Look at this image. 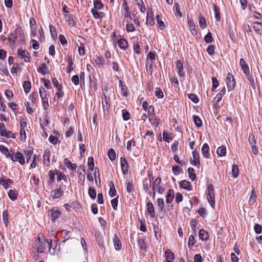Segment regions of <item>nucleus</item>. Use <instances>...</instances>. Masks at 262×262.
Listing matches in <instances>:
<instances>
[{"label": "nucleus", "mask_w": 262, "mask_h": 262, "mask_svg": "<svg viewBox=\"0 0 262 262\" xmlns=\"http://www.w3.org/2000/svg\"><path fill=\"white\" fill-rule=\"evenodd\" d=\"M52 240L49 242L43 235H38V240L36 242L35 245L37 247V250L38 253H43L45 249L49 247H51Z\"/></svg>", "instance_id": "1"}, {"label": "nucleus", "mask_w": 262, "mask_h": 262, "mask_svg": "<svg viewBox=\"0 0 262 262\" xmlns=\"http://www.w3.org/2000/svg\"><path fill=\"white\" fill-rule=\"evenodd\" d=\"M103 7V5L101 2V1H94V8L91 10V13L95 18L98 19L104 16L103 12H98V10L102 9Z\"/></svg>", "instance_id": "2"}, {"label": "nucleus", "mask_w": 262, "mask_h": 262, "mask_svg": "<svg viewBox=\"0 0 262 262\" xmlns=\"http://www.w3.org/2000/svg\"><path fill=\"white\" fill-rule=\"evenodd\" d=\"M151 186L153 190L154 198L155 196L156 191H158V193L160 194H162L165 190L164 188L161 185V179L159 177L156 178L153 182Z\"/></svg>", "instance_id": "3"}, {"label": "nucleus", "mask_w": 262, "mask_h": 262, "mask_svg": "<svg viewBox=\"0 0 262 262\" xmlns=\"http://www.w3.org/2000/svg\"><path fill=\"white\" fill-rule=\"evenodd\" d=\"M66 188V185L62 183L59 185L58 188L51 191L50 193V198L53 200L60 198L63 195Z\"/></svg>", "instance_id": "4"}, {"label": "nucleus", "mask_w": 262, "mask_h": 262, "mask_svg": "<svg viewBox=\"0 0 262 262\" xmlns=\"http://www.w3.org/2000/svg\"><path fill=\"white\" fill-rule=\"evenodd\" d=\"M207 198L212 207L215 205L214 190L212 184H209L207 187Z\"/></svg>", "instance_id": "5"}, {"label": "nucleus", "mask_w": 262, "mask_h": 262, "mask_svg": "<svg viewBox=\"0 0 262 262\" xmlns=\"http://www.w3.org/2000/svg\"><path fill=\"white\" fill-rule=\"evenodd\" d=\"M61 214V211L57 207H53L48 211V216L53 223H54Z\"/></svg>", "instance_id": "6"}, {"label": "nucleus", "mask_w": 262, "mask_h": 262, "mask_svg": "<svg viewBox=\"0 0 262 262\" xmlns=\"http://www.w3.org/2000/svg\"><path fill=\"white\" fill-rule=\"evenodd\" d=\"M226 82L228 88V91L233 90L235 85V82L233 75L230 73H228L226 78Z\"/></svg>", "instance_id": "7"}, {"label": "nucleus", "mask_w": 262, "mask_h": 262, "mask_svg": "<svg viewBox=\"0 0 262 262\" xmlns=\"http://www.w3.org/2000/svg\"><path fill=\"white\" fill-rule=\"evenodd\" d=\"M18 57L25 62H29L30 59V53L26 50L23 49H18L17 51Z\"/></svg>", "instance_id": "8"}, {"label": "nucleus", "mask_w": 262, "mask_h": 262, "mask_svg": "<svg viewBox=\"0 0 262 262\" xmlns=\"http://www.w3.org/2000/svg\"><path fill=\"white\" fill-rule=\"evenodd\" d=\"M15 35L17 42L19 44H23L25 42V35L21 28H18L15 30Z\"/></svg>", "instance_id": "9"}, {"label": "nucleus", "mask_w": 262, "mask_h": 262, "mask_svg": "<svg viewBox=\"0 0 262 262\" xmlns=\"http://www.w3.org/2000/svg\"><path fill=\"white\" fill-rule=\"evenodd\" d=\"M10 158L12 161H18L21 165H24L25 163V160L24 155L19 151L17 152L15 154L14 156L12 155Z\"/></svg>", "instance_id": "10"}, {"label": "nucleus", "mask_w": 262, "mask_h": 262, "mask_svg": "<svg viewBox=\"0 0 262 262\" xmlns=\"http://www.w3.org/2000/svg\"><path fill=\"white\" fill-rule=\"evenodd\" d=\"M155 24L154 14L151 9H148L146 15V24L150 26Z\"/></svg>", "instance_id": "11"}, {"label": "nucleus", "mask_w": 262, "mask_h": 262, "mask_svg": "<svg viewBox=\"0 0 262 262\" xmlns=\"http://www.w3.org/2000/svg\"><path fill=\"white\" fill-rule=\"evenodd\" d=\"M176 69L178 73L180 76L183 77L185 76V72L183 70V63L182 61L178 60L176 62Z\"/></svg>", "instance_id": "12"}, {"label": "nucleus", "mask_w": 262, "mask_h": 262, "mask_svg": "<svg viewBox=\"0 0 262 262\" xmlns=\"http://www.w3.org/2000/svg\"><path fill=\"white\" fill-rule=\"evenodd\" d=\"M122 173L126 174L128 170V164L125 158L121 157L120 159Z\"/></svg>", "instance_id": "13"}, {"label": "nucleus", "mask_w": 262, "mask_h": 262, "mask_svg": "<svg viewBox=\"0 0 262 262\" xmlns=\"http://www.w3.org/2000/svg\"><path fill=\"white\" fill-rule=\"evenodd\" d=\"M147 211L151 218H154L156 216L155 208L153 204L151 202L147 203Z\"/></svg>", "instance_id": "14"}, {"label": "nucleus", "mask_w": 262, "mask_h": 262, "mask_svg": "<svg viewBox=\"0 0 262 262\" xmlns=\"http://www.w3.org/2000/svg\"><path fill=\"white\" fill-rule=\"evenodd\" d=\"M187 21L189 30L191 32L193 35H196L197 34V31L195 29V25L192 19L191 18H188Z\"/></svg>", "instance_id": "15"}, {"label": "nucleus", "mask_w": 262, "mask_h": 262, "mask_svg": "<svg viewBox=\"0 0 262 262\" xmlns=\"http://www.w3.org/2000/svg\"><path fill=\"white\" fill-rule=\"evenodd\" d=\"M119 87L121 88V94L122 96L126 97L128 95V91L127 87L123 84V81L119 80Z\"/></svg>", "instance_id": "16"}, {"label": "nucleus", "mask_w": 262, "mask_h": 262, "mask_svg": "<svg viewBox=\"0 0 262 262\" xmlns=\"http://www.w3.org/2000/svg\"><path fill=\"white\" fill-rule=\"evenodd\" d=\"M157 205L159 208L158 211L161 212H165V207L164 204V201L163 199L159 198L157 200Z\"/></svg>", "instance_id": "17"}, {"label": "nucleus", "mask_w": 262, "mask_h": 262, "mask_svg": "<svg viewBox=\"0 0 262 262\" xmlns=\"http://www.w3.org/2000/svg\"><path fill=\"white\" fill-rule=\"evenodd\" d=\"M239 64L242 68L244 73L247 75L249 76V70L247 64L246 63L245 60L241 58L239 61Z\"/></svg>", "instance_id": "18"}, {"label": "nucleus", "mask_w": 262, "mask_h": 262, "mask_svg": "<svg viewBox=\"0 0 262 262\" xmlns=\"http://www.w3.org/2000/svg\"><path fill=\"white\" fill-rule=\"evenodd\" d=\"M192 155H193V160L192 161V164L197 166L198 167H199L200 163V160H199V154L196 152V150H194L192 151Z\"/></svg>", "instance_id": "19"}, {"label": "nucleus", "mask_w": 262, "mask_h": 262, "mask_svg": "<svg viewBox=\"0 0 262 262\" xmlns=\"http://www.w3.org/2000/svg\"><path fill=\"white\" fill-rule=\"evenodd\" d=\"M174 196V192L173 189H169L167 193L166 202L167 204L171 203Z\"/></svg>", "instance_id": "20"}, {"label": "nucleus", "mask_w": 262, "mask_h": 262, "mask_svg": "<svg viewBox=\"0 0 262 262\" xmlns=\"http://www.w3.org/2000/svg\"><path fill=\"white\" fill-rule=\"evenodd\" d=\"M50 151L49 149H46L43 154V164L46 166L50 165Z\"/></svg>", "instance_id": "21"}, {"label": "nucleus", "mask_w": 262, "mask_h": 262, "mask_svg": "<svg viewBox=\"0 0 262 262\" xmlns=\"http://www.w3.org/2000/svg\"><path fill=\"white\" fill-rule=\"evenodd\" d=\"M209 147L206 143L203 144L202 147V153L204 157L206 158H209L210 157V154L209 152Z\"/></svg>", "instance_id": "22"}, {"label": "nucleus", "mask_w": 262, "mask_h": 262, "mask_svg": "<svg viewBox=\"0 0 262 262\" xmlns=\"http://www.w3.org/2000/svg\"><path fill=\"white\" fill-rule=\"evenodd\" d=\"M63 163L67 166V168L69 169L74 170L77 168V166L76 164L72 163L68 158L64 159Z\"/></svg>", "instance_id": "23"}, {"label": "nucleus", "mask_w": 262, "mask_h": 262, "mask_svg": "<svg viewBox=\"0 0 262 262\" xmlns=\"http://www.w3.org/2000/svg\"><path fill=\"white\" fill-rule=\"evenodd\" d=\"M199 236L202 241H207L209 238V235L207 231L204 229H201L199 231Z\"/></svg>", "instance_id": "24"}, {"label": "nucleus", "mask_w": 262, "mask_h": 262, "mask_svg": "<svg viewBox=\"0 0 262 262\" xmlns=\"http://www.w3.org/2000/svg\"><path fill=\"white\" fill-rule=\"evenodd\" d=\"M165 254L167 262H172L173 261L174 258V255L170 250H166Z\"/></svg>", "instance_id": "25"}, {"label": "nucleus", "mask_w": 262, "mask_h": 262, "mask_svg": "<svg viewBox=\"0 0 262 262\" xmlns=\"http://www.w3.org/2000/svg\"><path fill=\"white\" fill-rule=\"evenodd\" d=\"M118 46L122 49L125 50L128 48V42L124 38H121L118 41Z\"/></svg>", "instance_id": "26"}, {"label": "nucleus", "mask_w": 262, "mask_h": 262, "mask_svg": "<svg viewBox=\"0 0 262 262\" xmlns=\"http://www.w3.org/2000/svg\"><path fill=\"white\" fill-rule=\"evenodd\" d=\"M253 28L258 34L262 33V24L258 22H254L253 24Z\"/></svg>", "instance_id": "27"}, {"label": "nucleus", "mask_w": 262, "mask_h": 262, "mask_svg": "<svg viewBox=\"0 0 262 262\" xmlns=\"http://www.w3.org/2000/svg\"><path fill=\"white\" fill-rule=\"evenodd\" d=\"M123 9L124 11H125L124 16L125 17H129L130 18H132L131 17V14L130 12L129 11V7H128L127 2L125 0H123V3L122 5Z\"/></svg>", "instance_id": "28"}, {"label": "nucleus", "mask_w": 262, "mask_h": 262, "mask_svg": "<svg viewBox=\"0 0 262 262\" xmlns=\"http://www.w3.org/2000/svg\"><path fill=\"white\" fill-rule=\"evenodd\" d=\"M180 187L184 189L187 190H191L192 189V186L190 183L186 180L182 181L180 183Z\"/></svg>", "instance_id": "29"}, {"label": "nucleus", "mask_w": 262, "mask_h": 262, "mask_svg": "<svg viewBox=\"0 0 262 262\" xmlns=\"http://www.w3.org/2000/svg\"><path fill=\"white\" fill-rule=\"evenodd\" d=\"M198 20H199V26L201 28L204 29L206 27L207 24H206V19L201 14L199 15Z\"/></svg>", "instance_id": "30"}, {"label": "nucleus", "mask_w": 262, "mask_h": 262, "mask_svg": "<svg viewBox=\"0 0 262 262\" xmlns=\"http://www.w3.org/2000/svg\"><path fill=\"white\" fill-rule=\"evenodd\" d=\"M103 96L104 98H102V105L103 109V111H105V110L107 111L108 110V108L110 107V105L108 104V100L107 99L106 96L105 94H103Z\"/></svg>", "instance_id": "31"}, {"label": "nucleus", "mask_w": 262, "mask_h": 262, "mask_svg": "<svg viewBox=\"0 0 262 262\" xmlns=\"http://www.w3.org/2000/svg\"><path fill=\"white\" fill-rule=\"evenodd\" d=\"M103 96L104 98H102V105L103 109V111H105V110L107 111L108 110V108L110 107V105L108 104V100L107 99L106 96L105 94H103Z\"/></svg>", "instance_id": "32"}, {"label": "nucleus", "mask_w": 262, "mask_h": 262, "mask_svg": "<svg viewBox=\"0 0 262 262\" xmlns=\"http://www.w3.org/2000/svg\"><path fill=\"white\" fill-rule=\"evenodd\" d=\"M94 59L95 63L99 67L104 64V60L102 56H96Z\"/></svg>", "instance_id": "33"}, {"label": "nucleus", "mask_w": 262, "mask_h": 262, "mask_svg": "<svg viewBox=\"0 0 262 262\" xmlns=\"http://www.w3.org/2000/svg\"><path fill=\"white\" fill-rule=\"evenodd\" d=\"M0 151L6 158H11L12 155L9 152L8 149L4 145H0Z\"/></svg>", "instance_id": "34"}, {"label": "nucleus", "mask_w": 262, "mask_h": 262, "mask_svg": "<svg viewBox=\"0 0 262 262\" xmlns=\"http://www.w3.org/2000/svg\"><path fill=\"white\" fill-rule=\"evenodd\" d=\"M113 242L115 249L116 250H120L121 248V244L116 234H115L113 237Z\"/></svg>", "instance_id": "35"}, {"label": "nucleus", "mask_w": 262, "mask_h": 262, "mask_svg": "<svg viewBox=\"0 0 262 262\" xmlns=\"http://www.w3.org/2000/svg\"><path fill=\"white\" fill-rule=\"evenodd\" d=\"M39 94L41 99V102H43V101H48V98L47 97L46 91L43 88L39 89Z\"/></svg>", "instance_id": "36"}, {"label": "nucleus", "mask_w": 262, "mask_h": 262, "mask_svg": "<svg viewBox=\"0 0 262 262\" xmlns=\"http://www.w3.org/2000/svg\"><path fill=\"white\" fill-rule=\"evenodd\" d=\"M37 71L43 75L48 73V69L45 63L42 64L37 69Z\"/></svg>", "instance_id": "37"}, {"label": "nucleus", "mask_w": 262, "mask_h": 262, "mask_svg": "<svg viewBox=\"0 0 262 262\" xmlns=\"http://www.w3.org/2000/svg\"><path fill=\"white\" fill-rule=\"evenodd\" d=\"M256 200V194L255 190L252 189L251 191L250 197L249 200L250 205L253 204Z\"/></svg>", "instance_id": "38"}, {"label": "nucleus", "mask_w": 262, "mask_h": 262, "mask_svg": "<svg viewBox=\"0 0 262 262\" xmlns=\"http://www.w3.org/2000/svg\"><path fill=\"white\" fill-rule=\"evenodd\" d=\"M217 154L221 157L225 156L226 154V148L225 146H222L219 147L216 150Z\"/></svg>", "instance_id": "39"}, {"label": "nucleus", "mask_w": 262, "mask_h": 262, "mask_svg": "<svg viewBox=\"0 0 262 262\" xmlns=\"http://www.w3.org/2000/svg\"><path fill=\"white\" fill-rule=\"evenodd\" d=\"M56 174L57 175V181H60L61 180H64V181H67V176L60 172L59 170H56Z\"/></svg>", "instance_id": "40"}, {"label": "nucleus", "mask_w": 262, "mask_h": 262, "mask_svg": "<svg viewBox=\"0 0 262 262\" xmlns=\"http://www.w3.org/2000/svg\"><path fill=\"white\" fill-rule=\"evenodd\" d=\"M109 185L110 187L109 194L111 196L113 197V196H115L116 194V191L115 188V186H114L113 182L110 181Z\"/></svg>", "instance_id": "41"}, {"label": "nucleus", "mask_w": 262, "mask_h": 262, "mask_svg": "<svg viewBox=\"0 0 262 262\" xmlns=\"http://www.w3.org/2000/svg\"><path fill=\"white\" fill-rule=\"evenodd\" d=\"M134 1L137 2V5L138 6V8L140 10L141 12L144 13L146 11V8L145 6L144 5V3L142 0H134Z\"/></svg>", "instance_id": "42"}, {"label": "nucleus", "mask_w": 262, "mask_h": 262, "mask_svg": "<svg viewBox=\"0 0 262 262\" xmlns=\"http://www.w3.org/2000/svg\"><path fill=\"white\" fill-rule=\"evenodd\" d=\"M8 196L12 201H15L17 199V193L15 190H10L8 192Z\"/></svg>", "instance_id": "43"}, {"label": "nucleus", "mask_w": 262, "mask_h": 262, "mask_svg": "<svg viewBox=\"0 0 262 262\" xmlns=\"http://www.w3.org/2000/svg\"><path fill=\"white\" fill-rule=\"evenodd\" d=\"M23 88L25 92L26 93H29L30 91L31 88V84L30 82L28 81H26L23 83Z\"/></svg>", "instance_id": "44"}, {"label": "nucleus", "mask_w": 262, "mask_h": 262, "mask_svg": "<svg viewBox=\"0 0 262 262\" xmlns=\"http://www.w3.org/2000/svg\"><path fill=\"white\" fill-rule=\"evenodd\" d=\"M13 183V182L11 179H4L2 185L4 186L5 189H7L9 188V185L10 184H12Z\"/></svg>", "instance_id": "45"}, {"label": "nucleus", "mask_w": 262, "mask_h": 262, "mask_svg": "<svg viewBox=\"0 0 262 262\" xmlns=\"http://www.w3.org/2000/svg\"><path fill=\"white\" fill-rule=\"evenodd\" d=\"M193 171L194 169L192 167H189L188 169V173L189 177L193 181L196 179V175L195 174L193 173Z\"/></svg>", "instance_id": "46"}, {"label": "nucleus", "mask_w": 262, "mask_h": 262, "mask_svg": "<svg viewBox=\"0 0 262 262\" xmlns=\"http://www.w3.org/2000/svg\"><path fill=\"white\" fill-rule=\"evenodd\" d=\"M213 10L214 12L215 18L217 21H219L220 20V9L216 6H213Z\"/></svg>", "instance_id": "47"}, {"label": "nucleus", "mask_w": 262, "mask_h": 262, "mask_svg": "<svg viewBox=\"0 0 262 262\" xmlns=\"http://www.w3.org/2000/svg\"><path fill=\"white\" fill-rule=\"evenodd\" d=\"M27 136L25 129H20L19 130V139L25 142L26 140Z\"/></svg>", "instance_id": "48"}, {"label": "nucleus", "mask_w": 262, "mask_h": 262, "mask_svg": "<svg viewBox=\"0 0 262 262\" xmlns=\"http://www.w3.org/2000/svg\"><path fill=\"white\" fill-rule=\"evenodd\" d=\"M212 86L211 88V91L212 92H214L215 91V89L219 85V83L216 78L215 77H213L212 78Z\"/></svg>", "instance_id": "49"}, {"label": "nucleus", "mask_w": 262, "mask_h": 262, "mask_svg": "<svg viewBox=\"0 0 262 262\" xmlns=\"http://www.w3.org/2000/svg\"><path fill=\"white\" fill-rule=\"evenodd\" d=\"M108 156L111 160L113 161L116 158V154L115 151L113 149H110L108 151Z\"/></svg>", "instance_id": "50"}, {"label": "nucleus", "mask_w": 262, "mask_h": 262, "mask_svg": "<svg viewBox=\"0 0 262 262\" xmlns=\"http://www.w3.org/2000/svg\"><path fill=\"white\" fill-rule=\"evenodd\" d=\"M163 140L167 142H169L172 140V137L170 134L166 131L163 132Z\"/></svg>", "instance_id": "51"}, {"label": "nucleus", "mask_w": 262, "mask_h": 262, "mask_svg": "<svg viewBox=\"0 0 262 262\" xmlns=\"http://www.w3.org/2000/svg\"><path fill=\"white\" fill-rule=\"evenodd\" d=\"M3 221L6 226H8V213L7 210H4L3 212Z\"/></svg>", "instance_id": "52"}, {"label": "nucleus", "mask_w": 262, "mask_h": 262, "mask_svg": "<svg viewBox=\"0 0 262 262\" xmlns=\"http://www.w3.org/2000/svg\"><path fill=\"white\" fill-rule=\"evenodd\" d=\"M133 50L136 54H140L141 53V50L139 42L134 43Z\"/></svg>", "instance_id": "53"}, {"label": "nucleus", "mask_w": 262, "mask_h": 262, "mask_svg": "<svg viewBox=\"0 0 262 262\" xmlns=\"http://www.w3.org/2000/svg\"><path fill=\"white\" fill-rule=\"evenodd\" d=\"M155 95L159 99H161L163 98V93L160 88H156V90L155 91Z\"/></svg>", "instance_id": "54"}, {"label": "nucleus", "mask_w": 262, "mask_h": 262, "mask_svg": "<svg viewBox=\"0 0 262 262\" xmlns=\"http://www.w3.org/2000/svg\"><path fill=\"white\" fill-rule=\"evenodd\" d=\"M238 166L236 165H233L232 168V173L233 177L236 178L238 175Z\"/></svg>", "instance_id": "55"}, {"label": "nucleus", "mask_w": 262, "mask_h": 262, "mask_svg": "<svg viewBox=\"0 0 262 262\" xmlns=\"http://www.w3.org/2000/svg\"><path fill=\"white\" fill-rule=\"evenodd\" d=\"M138 245L139 247L140 250H145L146 247L145 246V242L143 239H139L138 241Z\"/></svg>", "instance_id": "56"}, {"label": "nucleus", "mask_w": 262, "mask_h": 262, "mask_svg": "<svg viewBox=\"0 0 262 262\" xmlns=\"http://www.w3.org/2000/svg\"><path fill=\"white\" fill-rule=\"evenodd\" d=\"M89 194L90 196L93 199H94L96 198V190L94 188L90 187L89 189Z\"/></svg>", "instance_id": "57"}, {"label": "nucleus", "mask_w": 262, "mask_h": 262, "mask_svg": "<svg viewBox=\"0 0 262 262\" xmlns=\"http://www.w3.org/2000/svg\"><path fill=\"white\" fill-rule=\"evenodd\" d=\"M88 166L91 170L93 171L94 170V159L92 157H90L88 158Z\"/></svg>", "instance_id": "58"}, {"label": "nucleus", "mask_w": 262, "mask_h": 262, "mask_svg": "<svg viewBox=\"0 0 262 262\" xmlns=\"http://www.w3.org/2000/svg\"><path fill=\"white\" fill-rule=\"evenodd\" d=\"M194 122L195 123V124L199 127L202 126V121L200 119V118L196 116H193Z\"/></svg>", "instance_id": "59"}, {"label": "nucleus", "mask_w": 262, "mask_h": 262, "mask_svg": "<svg viewBox=\"0 0 262 262\" xmlns=\"http://www.w3.org/2000/svg\"><path fill=\"white\" fill-rule=\"evenodd\" d=\"M33 155V151L31 149H28L25 151V156L27 159V163H29L32 156Z\"/></svg>", "instance_id": "60"}, {"label": "nucleus", "mask_w": 262, "mask_h": 262, "mask_svg": "<svg viewBox=\"0 0 262 262\" xmlns=\"http://www.w3.org/2000/svg\"><path fill=\"white\" fill-rule=\"evenodd\" d=\"M172 170L173 173L174 174V175L178 176V174H179L180 173L181 171V168L180 166H179L178 165H175L172 167Z\"/></svg>", "instance_id": "61"}, {"label": "nucleus", "mask_w": 262, "mask_h": 262, "mask_svg": "<svg viewBox=\"0 0 262 262\" xmlns=\"http://www.w3.org/2000/svg\"><path fill=\"white\" fill-rule=\"evenodd\" d=\"M248 140H249V144L251 146L254 145L255 144V143H256V141H255V137H254V135L252 134H249Z\"/></svg>", "instance_id": "62"}, {"label": "nucleus", "mask_w": 262, "mask_h": 262, "mask_svg": "<svg viewBox=\"0 0 262 262\" xmlns=\"http://www.w3.org/2000/svg\"><path fill=\"white\" fill-rule=\"evenodd\" d=\"M78 51L80 55H84L85 54V47L83 43H80L78 47Z\"/></svg>", "instance_id": "63"}, {"label": "nucleus", "mask_w": 262, "mask_h": 262, "mask_svg": "<svg viewBox=\"0 0 262 262\" xmlns=\"http://www.w3.org/2000/svg\"><path fill=\"white\" fill-rule=\"evenodd\" d=\"M126 29L127 32H132L135 30V28L134 25L130 23H127L126 25Z\"/></svg>", "instance_id": "64"}]
</instances>
